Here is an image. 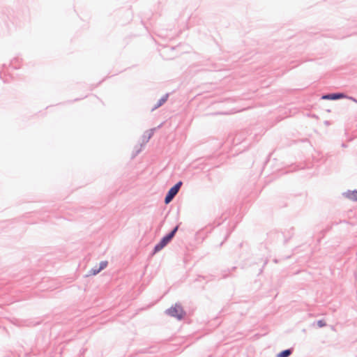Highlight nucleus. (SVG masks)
<instances>
[{"mask_svg":"<svg viewBox=\"0 0 357 357\" xmlns=\"http://www.w3.org/2000/svg\"><path fill=\"white\" fill-rule=\"evenodd\" d=\"M178 230V226H176L168 235L163 237L159 243H158L154 248V252H157L162 250L174 236L176 231Z\"/></svg>","mask_w":357,"mask_h":357,"instance_id":"obj_1","label":"nucleus"},{"mask_svg":"<svg viewBox=\"0 0 357 357\" xmlns=\"http://www.w3.org/2000/svg\"><path fill=\"white\" fill-rule=\"evenodd\" d=\"M168 314L172 317H176L178 319H181L185 316V312L181 305L176 304L174 306L171 307L167 310Z\"/></svg>","mask_w":357,"mask_h":357,"instance_id":"obj_2","label":"nucleus"},{"mask_svg":"<svg viewBox=\"0 0 357 357\" xmlns=\"http://www.w3.org/2000/svg\"><path fill=\"white\" fill-rule=\"evenodd\" d=\"M317 324L319 327H323L326 324H325V322L322 320H320L317 322Z\"/></svg>","mask_w":357,"mask_h":357,"instance_id":"obj_8","label":"nucleus"},{"mask_svg":"<svg viewBox=\"0 0 357 357\" xmlns=\"http://www.w3.org/2000/svg\"><path fill=\"white\" fill-rule=\"evenodd\" d=\"M181 185L182 182L180 181L169 189L165 199V204H169L173 199L174 197L178 193Z\"/></svg>","mask_w":357,"mask_h":357,"instance_id":"obj_3","label":"nucleus"},{"mask_svg":"<svg viewBox=\"0 0 357 357\" xmlns=\"http://www.w3.org/2000/svg\"><path fill=\"white\" fill-rule=\"evenodd\" d=\"M107 266V261H101L100 263V267L96 269V270H93L92 271V273L93 275H96L97 273H98L100 271L103 270L105 268H106V266Z\"/></svg>","mask_w":357,"mask_h":357,"instance_id":"obj_6","label":"nucleus"},{"mask_svg":"<svg viewBox=\"0 0 357 357\" xmlns=\"http://www.w3.org/2000/svg\"><path fill=\"white\" fill-rule=\"evenodd\" d=\"M346 197L351 201L357 202V190L353 191H348L346 193Z\"/></svg>","mask_w":357,"mask_h":357,"instance_id":"obj_5","label":"nucleus"},{"mask_svg":"<svg viewBox=\"0 0 357 357\" xmlns=\"http://www.w3.org/2000/svg\"><path fill=\"white\" fill-rule=\"evenodd\" d=\"M344 97V95L342 93H332L328 94L322 96V99L324 100H336L339 98H342Z\"/></svg>","mask_w":357,"mask_h":357,"instance_id":"obj_4","label":"nucleus"},{"mask_svg":"<svg viewBox=\"0 0 357 357\" xmlns=\"http://www.w3.org/2000/svg\"><path fill=\"white\" fill-rule=\"evenodd\" d=\"M291 354L289 349L284 350L278 354V357H288Z\"/></svg>","mask_w":357,"mask_h":357,"instance_id":"obj_7","label":"nucleus"}]
</instances>
